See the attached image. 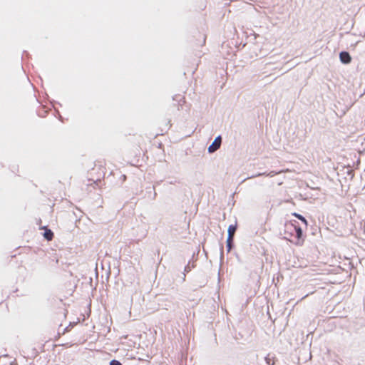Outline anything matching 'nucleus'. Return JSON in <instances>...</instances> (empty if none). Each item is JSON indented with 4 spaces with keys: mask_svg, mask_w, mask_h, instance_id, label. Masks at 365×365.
<instances>
[{
    "mask_svg": "<svg viewBox=\"0 0 365 365\" xmlns=\"http://www.w3.org/2000/svg\"><path fill=\"white\" fill-rule=\"evenodd\" d=\"M43 235L46 240H51L53 237V233L51 230H46Z\"/></svg>",
    "mask_w": 365,
    "mask_h": 365,
    "instance_id": "nucleus-6",
    "label": "nucleus"
},
{
    "mask_svg": "<svg viewBox=\"0 0 365 365\" xmlns=\"http://www.w3.org/2000/svg\"><path fill=\"white\" fill-rule=\"evenodd\" d=\"M110 365H122L121 363L117 360H112L110 362Z\"/></svg>",
    "mask_w": 365,
    "mask_h": 365,
    "instance_id": "nucleus-10",
    "label": "nucleus"
},
{
    "mask_svg": "<svg viewBox=\"0 0 365 365\" xmlns=\"http://www.w3.org/2000/svg\"><path fill=\"white\" fill-rule=\"evenodd\" d=\"M292 215L300 220L306 226H307V221L302 215L297 214L296 212L292 213Z\"/></svg>",
    "mask_w": 365,
    "mask_h": 365,
    "instance_id": "nucleus-8",
    "label": "nucleus"
},
{
    "mask_svg": "<svg viewBox=\"0 0 365 365\" xmlns=\"http://www.w3.org/2000/svg\"><path fill=\"white\" fill-rule=\"evenodd\" d=\"M72 327H73V326H71V325L68 326V327L65 329V330H64V331L63 332V334H64V333H65V332H66V331H69Z\"/></svg>",
    "mask_w": 365,
    "mask_h": 365,
    "instance_id": "nucleus-11",
    "label": "nucleus"
},
{
    "mask_svg": "<svg viewBox=\"0 0 365 365\" xmlns=\"http://www.w3.org/2000/svg\"><path fill=\"white\" fill-rule=\"evenodd\" d=\"M340 61L343 63H349L351 61V58L349 53L346 51H342L339 54Z\"/></svg>",
    "mask_w": 365,
    "mask_h": 365,
    "instance_id": "nucleus-4",
    "label": "nucleus"
},
{
    "mask_svg": "<svg viewBox=\"0 0 365 365\" xmlns=\"http://www.w3.org/2000/svg\"><path fill=\"white\" fill-rule=\"evenodd\" d=\"M67 313H68V311L65 309H64V312H63V316H64V317H66Z\"/></svg>",
    "mask_w": 365,
    "mask_h": 365,
    "instance_id": "nucleus-12",
    "label": "nucleus"
},
{
    "mask_svg": "<svg viewBox=\"0 0 365 365\" xmlns=\"http://www.w3.org/2000/svg\"><path fill=\"white\" fill-rule=\"evenodd\" d=\"M284 234L285 237L297 246H302L304 239L302 237V230L296 220H289L284 225Z\"/></svg>",
    "mask_w": 365,
    "mask_h": 365,
    "instance_id": "nucleus-1",
    "label": "nucleus"
},
{
    "mask_svg": "<svg viewBox=\"0 0 365 365\" xmlns=\"http://www.w3.org/2000/svg\"><path fill=\"white\" fill-rule=\"evenodd\" d=\"M237 230V224L230 225L228 227V237L233 238Z\"/></svg>",
    "mask_w": 365,
    "mask_h": 365,
    "instance_id": "nucleus-5",
    "label": "nucleus"
},
{
    "mask_svg": "<svg viewBox=\"0 0 365 365\" xmlns=\"http://www.w3.org/2000/svg\"><path fill=\"white\" fill-rule=\"evenodd\" d=\"M265 361L267 365H274L275 364L274 358L269 354L265 357Z\"/></svg>",
    "mask_w": 365,
    "mask_h": 365,
    "instance_id": "nucleus-7",
    "label": "nucleus"
},
{
    "mask_svg": "<svg viewBox=\"0 0 365 365\" xmlns=\"http://www.w3.org/2000/svg\"><path fill=\"white\" fill-rule=\"evenodd\" d=\"M233 238H230L227 237V251L230 252L232 249V245Z\"/></svg>",
    "mask_w": 365,
    "mask_h": 365,
    "instance_id": "nucleus-9",
    "label": "nucleus"
},
{
    "mask_svg": "<svg viewBox=\"0 0 365 365\" xmlns=\"http://www.w3.org/2000/svg\"><path fill=\"white\" fill-rule=\"evenodd\" d=\"M98 174L96 180H100L101 178H104L106 173V163L104 160H98L95 162L94 167L92 169Z\"/></svg>",
    "mask_w": 365,
    "mask_h": 365,
    "instance_id": "nucleus-2",
    "label": "nucleus"
},
{
    "mask_svg": "<svg viewBox=\"0 0 365 365\" xmlns=\"http://www.w3.org/2000/svg\"><path fill=\"white\" fill-rule=\"evenodd\" d=\"M221 142H222L221 137L220 136L217 137L214 140L213 143L209 146V148H208L209 153H213V152L216 151L217 150H218L220 147Z\"/></svg>",
    "mask_w": 365,
    "mask_h": 365,
    "instance_id": "nucleus-3",
    "label": "nucleus"
}]
</instances>
